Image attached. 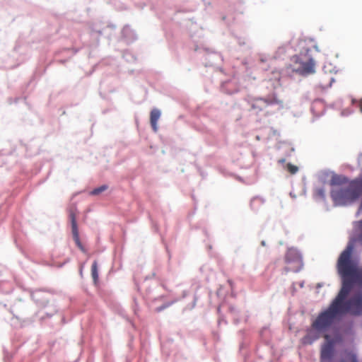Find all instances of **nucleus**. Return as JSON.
<instances>
[{"label":"nucleus","instance_id":"nucleus-1","mask_svg":"<svg viewBox=\"0 0 362 362\" xmlns=\"http://www.w3.org/2000/svg\"><path fill=\"white\" fill-rule=\"evenodd\" d=\"M353 251V245H348L340 254L337 263L338 274L342 279V286L335 298H339V308L342 315L346 313L353 315L362 314L361 293L346 300L355 283L362 286V269H358L357 262L352 258Z\"/></svg>","mask_w":362,"mask_h":362},{"label":"nucleus","instance_id":"nucleus-2","mask_svg":"<svg viewBox=\"0 0 362 362\" xmlns=\"http://www.w3.org/2000/svg\"><path fill=\"white\" fill-rule=\"evenodd\" d=\"M339 298H334L329 308L320 313L313 322L312 327L319 332L325 331L334 323V320L342 316L339 308Z\"/></svg>","mask_w":362,"mask_h":362},{"label":"nucleus","instance_id":"nucleus-3","mask_svg":"<svg viewBox=\"0 0 362 362\" xmlns=\"http://www.w3.org/2000/svg\"><path fill=\"white\" fill-rule=\"evenodd\" d=\"M251 108L257 112L264 110L268 106L283 104V101L273 93L266 98H257L251 100Z\"/></svg>","mask_w":362,"mask_h":362},{"label":"nucleus","instance_id":"nucleus-4","mask_svg":"<svg viewBox=\"0 0 362 362\" xmlns=\"http://www.w3.org/2000/svg\"><path fill=\"white\" fill-rule=\"evenodd\" d=\"M286 272H299L303 267V261L300 254L293 249H289L285 255Z\"/></svg>","mask_w":362,"mask_h":362},{"label":"nucleus","instance_id":"nucleus-5","mask_svg":"<svg viewBox=\"0 0 362 362\" xmlns=\"http://www.w3.org/2000/svg\"><path fill=\"white\" fill-rule=\"evenodd\" d=\"M326 342L322 346L320 351V362H332L334 353V342L328 334H325Z\"/></svg>","mask_w":362,"mask_h":362},{"label":"nucleus","instance_id":"nucleus-6","mask_svg":"<svg viewBox=\"0 0 362 362\" xmlns=\"http://www.w3.org/2000/svg\"><path fill=\"white\" fill-rule=\"evenodd\" d=\"M319 331L316 329L310 330L302 339L301 344L308 345L313 344L315 340L320 338Z\"/></svg>","mask_w":362,"mask_h":362},{"label":"nucleus","instance_id":"nucleus-7","mask_svg":"<svg viewBox=\"0 0 362 362\" xmlns=\"http://www.w3.org/2000/svg\"><path fill=\"white\" fill-rule=\"evenodd\" d=\"M160 111L158 109L154 108L151 111L150 114V123L153 130L156 132L158 131V121L160 117Z\"/></svg>","mask_w":362,"mask_h":362},{"label":"nucleus","instance_id":"nucleus-8","mask_svg":"<svg viewBox=\"0 0 362 362\" xmlns=\"http://www.w3.org/2000/svg\"><path fill=\"white\" fill-rule=\"evenodd\" d=\"M300 72L302 74H313L315 72V62L313 59H310L309 61L302 63L301 68L300 69Z\"/></svg>","mask_w":362,"mask_h":362},{"label":"nucleus","instance_id":"nucleus-9","mask_svg":"<svg viewBox=\"0 0 362 362\" xmlns=\"http://www.w3.org/2000/svg\"><path fill=\"white\" fill-rule=\"evenodd\" d=\"M69 218L71 222L72 233L76 234L78 230L76 214L74 210H71L69 213Z\"/></svg>","mask_w":362,"mask_h":362},{"label":"nucleus","instance_id":"nucleus-10","mask_svg":"<svg viewBox=\"0 0 362 362\" xmlns=\"http://www.w3.org/2000/svg\"><path fill=\"white\" fill-rule=\"evenodd\" d=\"M91 276H92L94 283L97 284L98 280V269L97 261H94L91 266Z\"/></svg>","mask_w":362,"mask_h":362},{"label":"nucleus","instance_id":"nucleus-11","mask_svg":"<svg viewBox=\"0 0 362 362\" xmlns=\"http://www.w3.org/2000/svg\"><path fill=\"white\" fill-rule=\"evenodd\" d=\"M345 181V177L339 176V175H334L332 177V180L330 181V183L332 185H340L343 184Z\"/></svg>","mask_w":362,"mask_h":362},{"label":"nucleus","instance_id":"nucleus-12","mask_svg":"<svg viewBox=\"0 0 362 362\" xmlns=\"http://www.w3.org/2000/svg\"><path fill=\"white\" fill-rule=\"evenodd\" d=\"M107 189V186L105 185H103V186H100L98 188H95L94 189L92 192H91V194L93 195H98L100 193L103 192V191H105V189Z\"/></svg>","mask_w":362,"mask_h":362},{"label":"nucleus","instance_id":"nucleus-13","mask_svg":"<svg viewBox=\"0 0 362 362\" xmlns=\"http://www.w3.org/2000/svg\"><path fill=\"white\" fill-rule=\"evenodd\" d=\"M315 194L317 197H320L321 199H324L325 196V189L323 188H321V187L320 188H317L315 190Z\"/></svg>","mask_w":362,"mask_h":362},{"label":"nucleus","instance_id":"nucleus-14","mask_svg":"<svg viewBox=\"0 0 362 362\" xmlns=\"http://www.w3.org/2000/svg\"><path fill=\"white\" fill-rule=\"evenodd\" d=\"M287 170L291 174H295L298 172V168L297 166L288 163L287 164Z\"/></svg>","mask_w":362,"mask_h":362},{"label":"nucleus","instance_id":"nucleus-15","mask_svg":"<svg viewBox=\"0 0 362 362\" xmlns=\"http://www.w3.org/2000/svg\"><path fill=\"white\" fill-rule=\"evenodd\" d=\"M74 235V239H75V241L76 243V245L77 246L80 248V250L83 252H84V248L81 244V243L80 242V240H79V238H78V232L77 231V233L75 234V233H73Z\"/></svg>","mask_w":362,"mask_h":362},{"label":"nucleus","instance_id":"nucleus-16","mask_svg":"<svg viewBox=\"0 0 362 362\" xmlns=\"http://www.w3.org/2000/svg\"><path fill=\"white\" fill-rule=\"evenodd\" d=\"M331 197L334 200L338 199L339 198V192L337 191V190H332V192H331Z\"/></svg>","mask_w":362,"mask_h":362},{"label":"nucleus","instance_id":"nucleus-17","mask_svg":"<svg viewBox=\"0 0 362 362\" xmlns=\"http://www.w3.org/2000/svg\"><path fill=\"white\" fill-rule=\"evenodd\" d=\"M261 200L259 198H254L251 201V204H253L255 202H260Z\"/></svg>","mask_w":362,"mask_h":362},{"label":"nucleus","instance_id":"nucleus-18","mask_svg":"<svg viewBox=\"0 0 362 362\" xmlns=\"http://www.w3.org/2000/svg\"><path fill=\"white\" fill-rule=\"evenodd\" d=\"M360 225H361V240H362V220L360 221Z\"/></svg>","mask_w":362,"mask_h":362},{"label":"nucleus","instance_id":"nucleus-19","mask_svg":"<svg viewBox=\"0 0 362 362\" xmlns=\"http://www.w3.org/2000/svg\"><path fill=\"white\" fill-rule=\"evenodd\" d=\"M350 362H358V361H357L356 358L354 356H353V357L351 358V361H350Z\"/></svg>","mask_w":362,"mask_h":362},{"label":"nucleus","instance_id":"nucleus-20","mask_svg":"<svg viewBox=\"0 0 362 362\" xmlns=\"http://www.w3.org/2000/svg\"><path fill=\"white\" fill-rule=\"evenodd\" d=\"M359 107H360L361 111L362 112V100L359 103Z\"/></svg>","mask_w":362,"mask_h":362}]
</instances>
